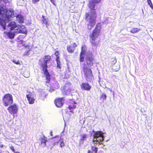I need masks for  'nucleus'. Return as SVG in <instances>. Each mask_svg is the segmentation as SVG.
<instances>
[{"label":"nucleus","instance_id":"c756f323","mask_svg":"<svg viewBox=\"0 0 153 153\" xmlns=\"http://www.w3.org/2000/svg\"><path fill=\"white\" fill-rule=\"evenodd\" d=\"M76 107V106L74 105H70L68 106V108L70 109H74Z\"/></svg>","mask_w":153,"mask_h":153},{"label":"nucleus","instance_id":"0eeeda50","mask_svg":"<svg viewBox=\"0 0 153 153\" xmlns=\"http://www.w3.org/2000/svg\"><path fill=\"white\" fill-rule=\"evenodd\" d=\"M7 110L9 113L11 114H15L18 112V108L16 104L10 105L7 108Z\"/></svg>","mask_w":153,"mask_h":153},{"label":"nucleus","instance_id":"473e14b6","mask_svg":"<svg viewBox=\"0 0 153 153\" xmlns=\"http://www.w3.org/2000/svg\"><path fill=\"white\" fill-rule=\"evenodd\" d=\"M40 0H32L33 4H35L39 1Z\"/></svg>","mask_w":153,"mask_h":153},{"label":"nucleus","instance_id":"e433bc0d","mask_svg":"<svg viewBox=\"0 0 153 153\" xmlns=\"http://www.w3.org/2000/svg\"><path fill=\"white\" fill-rule=\"evenodd\" d=\"M23 42H24L22 40H20L18 42V44L19 45H20V44H22L23 43Z\"/></svg>","mask_w":153,"mask_h":153},{"label":"nucleus","instance_id":"f8f14e48","mask_svg":"<svg viewBox=\"0 0 153 153\" xmlns=\"http://www.w3.org/2000/svg\"><path fill=\"white\" fill-rule=\"evenodd\" d=\"M63 98H59L56 99L54 101V103L56 106L58 108H61L63 105Z\"/></svg>","mask_w":153,"mask_h":153},{"label":"nucleus","instance_id":"a211bd4d","mask_svg":"<svg viewBox=\"0 0 153 153\" xmlns=\"http://www.w3.org/2000/svg\"><path fill=\"white\" fill-rule=\"evenodd\" d=\"M8 27H10V30H13L15 28L17 27V25L16 24V23L13 22H11L8 25Z\"/></svg>","mask_w":153,"mask_h":153},{"label":"nucleus","instance_id":"a19ab883","mask_svg":"<svg viewBox=\"0 0 153 153\" xmlns=\"http://www.w3.org/2000/svg\"><path fill=\"white\" fill-rule=\"evenodd\" d=\"M88 153H91L90 152V150H89L88 151Z\"/></svg>","mask_w":153,"mask_h":153},{"label":"nucleus","instance_id":"423d86ee","mask_svg":"<svg viewBox=\"0 0 153 153\" xmlns=\"http://www.w3.org/2000/svg\"><path fill=\"white\" fill-rule=\"evenodd\" d=\"M3 103L4 106L7 107L11 105L13 103V98L12 95L9 93H7L3 97Z\"/></svg>","mask_w":153,"mask_h":153},{"label":"nucleus","instance_id":"c85d7f7f","mask_svg":"<svg viewBox=\"0 0 153 153\" xmlns=\"http://www.w3.org/2000/svg\"><path fill=\"white\" fill-rule=\"evenodd\" d=\"M147 2L148 3V4H149V5L150 7L152 9H153V5L151 0H147Z\"/></svg>","mask_w":153,"mask_h":153},{"label":"nucleus","instance_id":"7c9ffc66","mask_svg":"<svg viewBox=\"0 0 153 153\" xmlns=\"http://www.w3.org/2000/svg\"><path fill=\"white\" fill-rule=\"evenodd\" d=\"M13 62L16 65H19L20 64V62L19 61H17L15 59H13L12 60Z\"/></svg>","mask_w":153,"mask_h":153},{"label":"nucleus","instance_id":"dca6fc26","mask_svg":"<svg viewBox=\"0 0 153 153\" xmlns=\"http://www.w3.org/2000/svg\"><path fill=\"white\" fill-rule=\"evenodd\" d=\"M41 144L43 145V147L46 146V143L48 142L47 138L44 135L42 137L40 138Z\"/></svg>","mask_w":153,"mask_h":153},{"label":"nucleus","instance_id":"20e7f679","mask_svg":"<svg viewBox=\"0 0 153 153\" xmlns=\"http://www.w3.org/2000/svg\"><path fill=\"white\" fill-rule=\"evenodd\" d=\"M97 17L96 12V11L91 12V14L89 12L86 13L85 15V19L88 21V23L87 24V28L88 29L91 30L92 29L95 25L96 19Z\"/></svg>","mask_w":153,"mask_h":153},{"label":"nucleus","instance_id":"f03ea898","mask_svg":"<svg viewBox=\"0 0 153 153\" xmlns=\"http://www.w3.org/2000/svg\"><path fill=\"white\" fill-rule=\"evenodd\" d=\"M101 28V23H97L89 35V41L92 47H97L99 44L100 41H96V40L100 35Z\"/></svg>","mask_w":153,"mask_h":153},{"label":"nucleus","instance_id":"9d476101","mask_svg":"<svg viewBox=\"0 0 153 153\" xmlns=\"http://www.w3.org/2000/svg\"><path fill=\"white\" fill-rule=\"evenodd\" d=\"M86 45H83L81 48V51L80 54L79 61L80 62H83L84 61V56L86 53Z\"/></svg>","mask_w":153,"mask_h":153},{"label":"nucleus","instance_id":"9b49d317","mask_svg":"<svg viewBox=\"0 0 153 153\" xmlns=\"http://www.w3.org/2000/svg\"><path fill=\"white\" fill-rule=\"evenodd\" d=\"M77 46V44L76 43L74 42L72 45L67 46V50L69 53H73L74 52Z\"/></svg>","mask_w":153,"mask_h":153},{"label":"nucleus","instance_id":"a878e982","mask_svg":"<svg viewBox=\"0 0 153 153\" xmlns=\"http://www.w3.org/2000/svg\"><path fill=\"white\" fill-rule=\"evenodd\" d=\"M87 138V135L85 134H83L81 135V137L80 139L81 141H83L86 140V139Z\"/></svg>","mask_w":153,"mask_h":153},{"label":"nucleus","instance_id":"ddd939ff","mask_svg":"<svg viewBox=\"0 0 153 153\" xmlns=\"http://www.w3.org/2000/svg\"><path fill=\"white\" fill-rule=\"evenodd\" d=\"M80 87L82 90L88 91L91 89V86L88 83L84 82L82 83Z\"/></svg>","mask_w":153,"mask_h":153},{"label":"nucleus","instance_id":"f257e3e1","mask_svg":"<svg viewBox=\"0 0 153 153\" xmlns=\"http://www.w3.org/2000/svg\"><path fill=\"white\" fill-rule=\"evenodd\" d=\"M90 55V56H87L85 61L86 64L84 65L82 70L86 81L91 82L94 79V76L91 69L88 67H90L93 65L94 58L92 53Z\"/></svg>","mask_w":153,"mask_h":153},{"label":"nucleus","instance_id":"aec40b11","mask_svg":"<svg viewBox=\"0 0 153 153\" xmlns=\"http://www.w3.org/2000/svg\"><path fill=\"white\" fill-rule=\"evenodd\" d=\"M16 19L19 23H23L24 22L23 17L21 15L18 14L17 16Z\"/></svg>","mask_w":153,"mask_h":153},{"label":"nucleus","instance_id":"58836bf2","mask_svg":"<svg viewBox=\"0 0 153 153\" xmlns=\"http://www.w3.org/2000/svg\"><path fill=\"white\" fill-rule=\"evenodd\" d=\"M46 96H47V94H44V98H45L46 97Z\"/></svg>","mask_w":153,"mask_h":153},{"label":"nucleus","instance_id":"1a4fd4ad","mask_svg":"<svg viewBox=\"0 0 153 153\" xmlns=\"http://www.w3.org/2000/svg\"><path fill=\"white\" fill-rule=\"evenodd\" d=\"M71 84L70 82H67L63 87V92L66 94L70 93L71 91Z\"/></svg>","mask_w":153,"mask_h":153},{"label":"nucleus","instance_id":"5701e85b","mask_svg":"<svg viewBox=\"0 0 153 153\" xmlns=\"http://www.w3.org/2000/svg\"><path fill=\"white\" fill-rule=\"evenodd\" d=\"M98 148L95 146L91 147V151L90 150L91 153H97L98 151Z\"/></svg>","mask_w":153,"mask_h":153},{"label":"nucleus","instance_id":"c03bdc74","mask_svg":"<svg viewBox=\"0 0 153 153\" xmlns=\"http://www.w3.org/2000/svg\"><path fill=\"white\" fill-rule=\"evenodd\" d=\"M43 94H44V93H43Z\"/></svg>","mask_w":153,"mask_h":153},{"label":"nucleus","instance_id":"2f4dec72","mask_svg":"<svg viewBox=\"0 0 153 153\" xmlns=\"http://www.w3.org/2000/svg\"><path fill=\"white\" fill-rule=\"evenodd\" d=\"M19 30L20 29H19L18 28L15 29V30L14 32V33H20L19 32Z\"/></svg>","mask_w":153,"mask_h":153},{"label":"nucleus","instance_id":"b1692460","mask_svg":"<svg viewBox=\"0 0 153 153\" xmlns=\"http://www.w3.org/2000/svg\"><path fill=\"white\" fill-rule=\"evenodd\" d=\"M7 35L9 38L10 39H13L14 38L15 34L14 33L9 32L7 33Z\"/></svg>","mask_w":153,"mask_h":153},{"label":"nucleus","instance_id":"79ce46f5","mask_svg":"<svg viewBox=\"0 0 153 153\" xmlns=\"http://www.w3.org/2000/svg\"><path fill=\"white\" fill-rule=\"evenodd\" d=\"M14 153H20L18 152H15Z\"/></svg>","mask_w":153,"mask_h":153},{"label":"nucleus","instance_id":"4c0bfd02","mask_svg":"<svg viewBox=\"0 0 153 153\" xmlns=\"http://www.w3.org/2000/svg\"><path fill=\"white\" fill-rule=\"evenodd\" d=\"M5 3H7V2H9L8 1L9 0H3ZM1 0H0V1H1Z\"/></svg>","mask_w":153,"mask_h":153},{"label":"nucleus","instance_id":"6ab92c4d","mask_svg":"<svg viewBox=\"0 0 153 153\" xmlns=\"http://www.w3.org/2000/svg\"><path fill=\"white\" fill-rule=\"evenodd\" d=\"M60 141L61 142L60 144V145L61 147H62L65 146V143L63 141V140L62 138H61L59 139V140H57V141L54 142L53 143V145H56L57 144L59 143V141Z\"/></svg>","mask_w":153,"mask_h":153},{"label":"nucleus","instance_id":"2eb2a0df","mask_svg":"<svg viewBox=\"0 0 153 153\" xmlns=\"http://www.w3.org/2000/svg\"><path fill=\"white\" fill-rule=\"evenodd\" d=\"M104 133L101 131H95L94 134V136L95 138H97L98 137H103ZM103 140V138H102V140Z\"/></svg>","mask_w":153,"mask_h":153},{"label":"nucleus","instance_id":"c9c22d12","mask_svg":"<svg viewBox=\"0 0 153 153\" xmlns=\"http://www.w3.org/2000/svg\"><path fill=\"white\" fill-rule=\"evenodd\" d=\"M50 1L54 5L56 6V4L55 3L54 0H50Z\"/></svg>","mask_w":153,"mask_h":153},{"label":"nucleus","instance_id":"72a5a7b5","mask_svg":"<svg viewBox=\"0 0 153 153\" xmlns=\"http://www.w3.org/2000/svg\"><path fill=\"white\" fill-rule=\"evenodd\" d=\"M55 90L52 87H51L49 91V92H52L53 91H54Z\"/></svg>","mask_w":153,"mask_h":153},{"label":"nucleus","instance_id":"f3484780","mask_svg":"<svg viewBox=\"0 0 153 153\" xmlns=\"http://www.w3.org/2000/svg\"><path fill=\"white\" fill-rule=\"evenodd\" d=\"M26 97L29 104H33L34 103L35 99L32 97L31 94H29L27 95Z\"/></svg>","mask_w":153,"mask_h":153},{"label":"nucleus","instance_id":"39448f33","mask_svg":"<svg viewBox=\"0 0 153 153\" xmlns=\"http://www.w3.org/2000/svg\"><path fill=\"white\" fill-rule=\"evenodd\" d=\"M0 15L5 19H9L10 17H13L14 15V12L8 10L6 6L3 4L0 5Z\"/></svg>","mask_w":153,"mask_h":153},{"label":"nucleus","instance_id":"4be33fe9","mask_svg":"<svg viewBox=\"0 0 153 153\" xmlns=\"http://www.w3.org/2000/svg\"><path fill=\"white\" fill-rule=\"evenodd\" d=\"M141 30L138 28H132L130 31V32L132 33H138Z\"/></svg>","mask_w":153,"mask_h":153},{"label":"nucleus","instance_id":"ea45409f","mask_svg":"<svg viewBox=\"0 0 153 153\" xmlns=\"http://www.w3.org/2000/svg\"><path fill=\"white\" fill-rule=\"evenodd\" d=\"M51 136H53V134H52V131H51Z\"/></svg>","mask_w":153,"mask_h":153},{"label":"nucleus","instance_id":"7ed1b4c3","mask_svg":"<svg viewBox=\"0 0 153 153\" xmlns=\"http://www.w3.org/2000/svg\"><path fill=\"white\" fill-rule=\"evenodd\" d=\"M44 62L41 63V65L42 68V70L43 71L44 74L45 75L46 81V84L49 83L50 82L51 75L48 72L47 68L48 65L47 64L51 61V57L49 55H45L43 58Z\"/></svg>","mask_w":153,"mask_h":153},{"label":"nucleus","instance_id":"393cba45","mask_svg":"<svg viewBox=\"0 0 153 153\" xmlns=\"http://www.w3.org/2000/svg\"><path fill=\"white\" fill-rule=\"evenodd\" d=\"M24 27L22 29H20L19 32L20 33L26 34L27 33V30L26 28L25 27H24Z\"/></svg>","mask_w":153,"mask_h":153},{"label":"nucleus","instance_id":"f704fd0d","mask_svg":"<svg viewBox=\"0 0 153 153\" xmlns=\"http://www.w3.org/2000/svg\"><path fill=\"white\" fill-rule=\"evenodd\" d=\"M10 148L12 150V151L13 152H14V153H15V150L14 149V147L13 146H10Z\"/></svg>","mask_w":153,"mask_h":153},{"label":"nucleus","instance_id":"6e6552de","mask_svg":"<svg viewBox=\"0 0 153 153\" xmlns=\"http://www.w3.org/2000/svg\"><path fill=\"white\" fill-rule=\"evenodd\" d=\"M101 1V0H91L89 1L88 7L91 10L95 11V8L96 4L99 3Z\"/></svg>","mask_w":153,"mask_h":153},{"label":"nucleus","instance_id":"cd10ccee","mask_svg":"<svg viewBox=\"0 0 153 153\" xmlns=\"http://www.w3.org/2000/svg\"><path fill=\"white\" fill-rule=\"evenodd\" d=\"M106 95L104 93H102L100 96V99H102L103 100H106Z\"/></svg>","mask_w":153,"mask_h":153},{"label":"nucleus","instance_id":"37998d69","mask_svg":"<svg viewBox=\"0 0 153 153\" xmlns=\"http://www.w3.org/2000/svg\"><path fill=\"white\" fill-rule=\"evenodd\" d=\"M25 77H28L26 76H25Z\"/></svg>","mask_w":153,"mask_h":153},{"label":"nucleus","instance_id":"bb28decb","mask_svg":"<svg viewBox=\"0 0 153 153\" xmlns=\"http://www.w3.org/2000/svg\"><path fill=\"white\" fill-rule=\"evenodd\" d=\"M42 17L43 18V19L42 20V23L45 24L47 26L48 25V19L45 18L43 16H42Z\"/></svg>","mask_w":153,"mask_h":153},{"label":"nucleus","instance_id":"4468645a","mask_svg":"<svg viewBox=\"0 0 153 153\" xmlns=\"http://www.w3.org/2000/svg\"><path fill=\"white\" fill-rule=\"evenodd\" d=\"M59 53V51H56L55 53V55L56 56V62L57 67L59 68H61L60 62V61Z\"/></svg>","mask_w":153,"mask_h":153},{"label":"nucleus","instance_id":"a18cd8bd","mask_svg":"<svg viewBox=\"0 0 153 153\" xmlns=\"http://www.w3.org/2000/svg\"><path fill=\"white\" fill-rule=\"evenodd\" d=\"M118 70H116V71H117Z\"/></svg>","mask_w":153,"mask_h":153},{"label":"nucleus","instance_id":"412c9836","mask_svg":"<svg viewBox=\"0 0 153 153\" xmlns=\"http://www.w3.org/2000/svg\"><path fill=\"white\" fill-rule=\"evenodd\" d=\"M6 22L4 20L0 18V25L4 30L6 29Z\"/></svg>","mask_w":153,"mask_h":153}]
</instances>
